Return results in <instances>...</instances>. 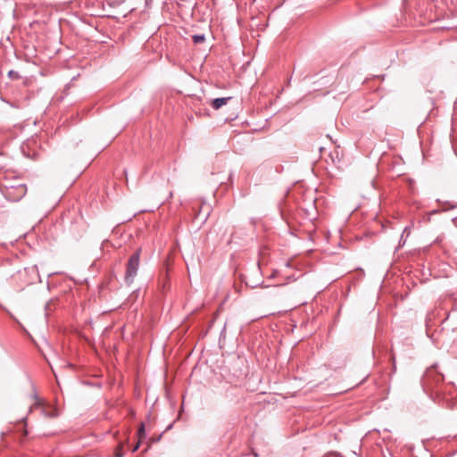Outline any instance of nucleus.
I'll return each instance as SVG.
<instances>
[{"instance_id":"obj_1","label":"nucleus","mask_w":457,"mask_h":457,"mask_svg":"<svg viewBox=\"0 0 457 457\" xmlns=\"http://www.w3.org/2000/svg\"><path fill=\"white\" fill-rule=\"evenodd\" d=\"M140 253L141 248L137 249V251L133 253L128 261L125 274V281L127 284H131L137 274L140 263Z\"/></svg>"},{"instance_id":"obj_2","label":"nucleus","mask_w":457,"mask_h":457,"mask_svg":"<svg viewBox=\"0 0 457 457\" xmlns=\"http://www.w3.org/2000/svg\"><path fill=\"white\" fill-rule=\"evenodd\" d=\"M231 99V97H220L215 98L212 101V106L213 109L218 110L221 106L228 104V102Z\"/></svg>"},{"instance_id":"obj_3","label":"nucleus","mask_w":457,"mask_h":457,"mask_svg":"<svg viewBox=\"0 0 457 457\" xmlns=\"http://www.w3.org/2000/svg\"><path fill=\"white\" fill-rule=\"evenodd\" d=\"M11 188H15L18 191L17 197H12V200H18L21 198L27 191L26 186L24 184H19L17 187L11 186Z\"/></svg>"},{"instance_id":"obj_4","label":"nucleus","mask_w":457,"mask_h":457,"mask_svg":"<svg viewBox=\"0 0 457 457\" xmlns=\"http://www.w3.org/2000/svg\"><path fill=\"white\" fill-rule=\"evenodd\" d=\"M192 39L195 44H201L205 40V37L204 34H195L192 37Z\"/></svg>"},{"instance_id":"obj_5","label":"nucleus","mask_w":457,"mask_h":457,"mask_svg":"<svg viewBox=\"0 0 457 457\" xmlns=\"http://www.w3.org/2000/svg\"><path fill=\"white\" fill-rule=\"evenodd\" d=\"M145 436V424L142 423L137 430V436L139 438V442Z\"/></svg>"},{"instance_id":"obj_6","label":"nucleus","mask_w":457,"mask_h":457,"mask_svg":"<svg viewBox=\"0 0 457 457\" xmlns=\"http://www.w3.org/2000/svg\"><path fill=\"white\" fill-rule=\"evenodd\" d=\"M8 76H9V78H11L12 79H16L20 78L19 73L17 71H10L8 72Z\"/></svg>"},{"instance_id":"obj_7","label":"nucleus","mask_w":457,"mask_h":457,"mask_svg":"<svg viewBox=\"0 0 457 457\" xmlns=\"http://www.w3.org/2000/svg\"><path fill=\"white\" fill-rule=\"evenodd\" d=\"M392 361H393V371L395 372V370H396L395 358V356H392Z\"/></svg>"},{"instance_id":"obj_8","label":"nucleus","mask_w":457,"mask_h":457,"mask_svg":"<svg viewBox=\"0 0 457 457\" xmlns=\"http://www.w3.org/2000/svg\"><path fill=\"white\" fill-rule=\"evenodd\" d=\"M139 447V442L133 447L132 451L136 452Z\"/></svg>"},{"instance_id":"obj_9","label":"nucleus","mask_w":457,"mask_h":457,"mask_svg":"<svg viewBox=\"0 0 457 457\" xmlns=\"http://www.w3.org/2000/svg\"><path fill=\"white\" fill-rule=\"evenodd\" d=\"M32 270H35V271H37V266L32 267Z\"/></svg>"},{"instance_id":"obj_10","label":"nucleus","mask_w":457,"mask_h":457,"mask_svg":"<svg viewBox=\"0 0 457 457\" xmlns=\"http://www.w3.org/2000/svg\"><path fill=\"white\" fill-rule=\"evenodd\" d=\"M33 396H34V398H35L37 401H38L37 396V395H36V394H35Z\"/></svg>"},{"instance_id":"obj_11","label":"nucleus","mask_w":457,"mask_h":457,"mask_svg":"<svg viewBox=\"0 0 457 457\" xmlns=\"http://www.w3.org/2000/svg\"><path fill=\"white\" fill-rule=\"evenodd\" d=\"M240 457H252V456H251V455L246 454V455H243V456H240Z\"/></svg>"},{"instance_id":"obj_12","label":"nucleus","mask_w":457,"mask_h":457,"mask_svg":"<svg viewBox=\"0 0 457 457\" xmlns=\"http://www.w3.org/2000/svg\"><path fill=\"white\" fill-rule=\"evenodd\" d=\"M7 196L10 198L12 197L10 193H7Z\"/></svg>"},{"instance_id":"obj_13","label":"nucleus","mask_w":457,"mask_h":457,"mask_svg":"<svg viewBox=\"0 0 457 457\" xmlns=\"http://www.w3.org/2000/svg\"><path fill=\"white\" fill-rule=\"evenodd\" d=\"M208 215H210V212H207V215H206V216H208ZM206 218H207V217H205V218H204V220H206Z\"/></svg>"},{"instance_id":"obj_14","label":"nucleus","mask_w":457,"mask_h":457,"mask_svg":"<svg viewBox=\"0 0 457 457\" xmlns=\"http://www.w3.org/2000/svg\"><path fill=\"white\" fill-rule=\"evenodd\" d=\"M457 205H455L454 207H456Z\"/></svg>"}]
</instances>
